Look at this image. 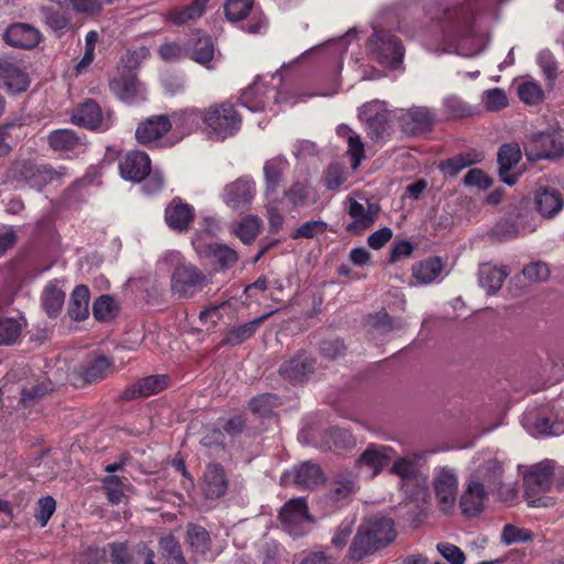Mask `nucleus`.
<instances>
[{
  "label": "nucleus",
  "mask_w": 564,
  "mask_h": 564,
  "mask_svg": "<svg viewBox=\"0 0 564 564\" xmlns=\"http://www.w3.org/2000/svg\"><path fill=\"white\" fill-rule=\"evenodd\" d=\"M431 23L432 24L424 30V33L427 35L444 39H473L474 48L465 52L464 48L460 47V54L475 56L481 51L482 40L476 35L473 26V17L467 8L458 7L446 9L433 17Z\"/></svg>",
  "instance_id": "1"
},
{
  "label": "nucleus",
  "mask_w": 564,
  "mask_h": 564,
  "mask_svg": "<svg viewBox=\"0 0 564 564\" xmlns=\"http://www.w3.org/2000/svg\"><path fill=\"white\" fill-rule=\"evenodd\" d=\"M395 536L394 523L391 519L380 516L370 517L358 528L349 547V556L352 561H360L389 545Z\"/></svg>",
  "instance_id": "2"
},
{
  "label": "nucleus",
  "mask_w": 564,
  "mask_h": 564,
  "mask_svg": "<svg viewBox=\"0 0 564 564\" xmlns=\"http://www.w3.org/2000/svg\"><path fill=\"white\" fill-rule=\"evenodd\" d=\"M503 460L498 452L487 449L476 454L470 478L497 491L500 499L508 501L514 498L516 489L503 481Z\"/></svg>",
  "instance_id": "3"
},
{
  "label": "nucleus",
  "mask_w": 564,
  "mask_h": 564,
  "mask_svg": "<svg viewBox=\"0 0 564 564\" xmlns=\"http://www.w3.org/2000/svg\"><path fill=\"white\" fill-rule=\"evenodd\" d=\"M242 119L230 102L210 105L205 109V133L213 140L223 141L236 134Z\"/></svg>",
  "instance_id": "4"
},
{
  "label": "nucleus",
  "mask_w": 564,
  "mask_h": 564,
  "mask_svg": "<svg viewBox=\"0 0 564 564\" xmlns=\"http://www.w3.org/2000/svg\"><path fill=\"white\" fill-rule=\"evenodd\" d=\"M554 475V464L551 460L540 462L524 475L525 495L528 505L534 508L549 507L552 500L549 497H539L540 492L549 490Z\"/></svg>",
  "instance_id": "5"
},
{
  "label": "nucleus",
  "mask_w": 564,
  "mask_h": 564,
  "mask_svg": "<svg viewBox=\"0 0 564 564\" xmlns=\"http://www.w3.org/2000/svg\"><path fill=\"white\" fill-rule=\"evenodd\" d=\"M390 471L400 478L401 488L409 496V498L416 499L425 494L427 479L419 470L416 457L397 458Z\"/></svg>",
  "instance_id": "6"
},
{
  "label": "nucleus",
  "mask_w": 564,
  "mask_h": 564,
  "mask_svg": "<svg viewBox=\"0 0 564 564\" xmlns=\"http://www.w3.org/2000/svg\"><path fill=\"white\" fill-rule=\"evenodd\" d=\"M432 486L440 509L445 513L451 512L456 506L458 495L456 471L446 466L435 468Z\"/></svg>",
  "instance_id": "7"
},
{
  "label": "nucleus",
  "mask_w": 564,
  "mask_h": 564,
  "mask_svg": "<svg viewBox=\"0 0 564 564\" xmlns=\"http://www.w3.org/2000/svg\"><path fill=\"white\" fill-rule=\"evenodd\" d=\"M369 50L377 61L386 67L397 68L403 62L404 48L397 37L389 32H375L369 40Z\"/></svg>",
  "instance_id": "8"
},
{
  "label": "nucleus",
  "mask_w": 564,
  "mask_h": 564,
  "mask_svg": "<svg viewBox=\"0 0 564 564\" xmlns=\"http://www.w3.org/2000/svg\"><path fill=\"white\" fill-rule=\"evenodd\" d=\"M208 280L191 263L178 264L171 278V290L178 297H192L202 291Z\"/></svg>",
  "instance_id": "9"
},
{
  "label": "nucleus",
  "mask_w": 564,
  "mask_h": 564,
  "mask_svg": "<svg viewBox=\"0 0 564 564\" xmlns=\"http://www.w3.org/2000/svg\"><path fill=\"white\" fill-rule=\"evenodd\" d=\"M279 517L282 528L294 538L305 534L307 527L313 522L308 514L306 501L303 498L288 501L282 507Z\"/></svg>",
  "instance_id": "10"
},
{
  "label": "nucleus",
  "mask_w": 564,
  "mask_h": 564,
  "mask_svg": "<svg viewBox=\"0 0 564 564\" xmlns=\"http://www.w3.org/2000/svg\"><path fill=\"white\" fill-rule=\"evenodd\" d=\"M394 451L387 445L369 444L357 460V467L367 478H373L393 459Z\"/></svg>",
  "instance_id": "11"
},
{
  "label": "nucleus",
  "mask_w": 564,
  "mask_h": 564,
  "mask_svg": "<svg viewBox=\"0 0 564 564\" xmlns=\"http://www.w3.org/2000/svg\"><path fill=\"white\" fill-rule=\"evenodd\" d=\"M240 104L251 112L272 110V105L279 101V93L274 88H268L256 79L240 96Z\"/></svg>",
  "instance_id": "12"
},
{
  "label": "nucleus",
  "mask_w": 564,
  "mask_h": 564,
  "mask_svg": "<svg viewBox=\"0 0 564 564\" xmlns=\"http://www.w3.org/2000/svg\"><path fill=\"white\" fill-rule=\"evenodd\" d=\"M73 121L91 130H107L112 124V113L101 112L98 104L91 99L83 102L73 113Z\"/></svg>",
  "instance_id": "13"
},
{
  "label": "nucleus",
  "mask_w": 564,
  "mask_h": 564,
  "mask_svg": "<svg viewBox=\"0 0 564 564\" xmlns=\"http://www.w3.org/2000/svg\"><path fill=\"white\" fill-rule=\"evenodd\" d=\"M435 121V112L422 106H413L402 110L399 122L408 134H419L429 131Z\"/></svg>",
  "instance_id": "14"
},
{
  "label": "nucleus",
  "mask_w": 564,
  "mask_h": 564,
  "mask_svg": "<svg viewBox=\"0 0 564 564\" xmlns=\"http://www.w3.org/2000/svg\"><path fill=\"white\" fill-rule=\"evenodd\" d=\"M531 145L536 148V153H530L527 150L529 159H543L558 156L564 154V132L561 130H551L535 133L531 137Z\"/></svg>",
  "instance_id": "15"
},
{
  "label": "nucleus",
  "mask_w": 564,
  "mask_h": 564,
  "mask_svg": "<svg viewBox=\"0 0 564 564\" xmlns=\"http://www.w3.org/2000/svg\"><path fill=\"white\" fill-rule=\"evenodd\" d=\"M256 194V185L251 177L243 176L226 185L223 193L224 203L238 209L248 206Z\"/></svg>",
  "instance_id": "16"
},
{
  "label": "nucleus",
  "mask_w": 564,
  "mask_h": 564,
  "mask_svg": "<svg viewBox=\"0 0 564 564\" xmlns=\"http://www.w3.org/2000/svg\"><path fill=\"white\" fill-rule=\"evenodd\" d=\"M382 107L381 101H372L364 105L359 112L360 118L366 122L369 138L376 141L382 139L388 130V115Z\"/></svg>",
  "instance_id": "17"
},
{
  "label": "nucleus",
  "mask_w": 564,
  "mask_h": 564,
  "mask_svg": "<svg viewBox=\"0 0 564 564\" xmlns=\"http://www.w3.org/2000/svg\"><path fill=\"white\" fill-rule=\"evenodd\" d=\"M119 170L122 178L141 182L150 173L151 161L144 152L130 151L120 159Z\"/></svg>",
  "instance_id": "18"
},
{
  "label": "nucleus",
  "mask_w": 564,
  "mask_h": 564,
  "mask_svg": "<svg viewBox=\"0 0 564 564\" xmlns=\"http://www.w3.org/2000/svg\"><path fill=\"white\" fill-rule=\"evenodd\" d=\"M112 94L123 102L133 104L144 99V87L134 75L124 72L109 83Z\"/></svg>",
  "instance_id": "19"
},
{
  "label": "nucleus",
  "mask_w": 564,
  "mask_h": 564,
  "mask_svg": "<svg viewBox=\"0 0 564 564\" xmlns=\"http://www.w3.org/2000/svg\"><path fill=\"white\" fill-rule=\"evenodd\" d=\"M522 426L532 436L557 435L562 432L560 423L552 421L544 411L528 409L521 419Z\"/></svg>",
  "instance_id": "20"
},
{
  "label": "nucleus",
  "mask_w": 564,
  "mask_h": 564,
  "mask_svg": "<svg viewBox=\"0 0 564 564\" xmlns=\"http://www.w3.org/2000/svg\"><path fill=\"white\" fill-rule=\"evenodd\" d=\"M195 209L192 205L174 197L165 207L164 218L167 226L178 232L186 231L193 221Z\"/></svg>",
  "instance_id": "21"
},
{
  "label": "nucleus",
  "mask_w": 564,
  "mask_h": 564,
  "mask_svg": "<svg viewBox=\"0 0 564 564\" xmlns=\"http://www.w3.org/2000/svg\"><path fill=\"white\" fill-rule=\"evenodd\" d=\"M112 367V361L106 356L99 355L88 361L87 365L75 369L73 373L74 384H87L102 380Z\"/></svg>",
  "instance_id": "22"
},
{
  "label": "nucleus",
  "mask_w": 564,
  "mask_h": 564,
  "mask_svg": "<svg viewBox=\"0 0 564 564\" xmlns=\"http://www.w3.org/2000/svg\"><path fill=\"white\" fill-rule=\"evenodd\" d=\"M534 207L541 217L552 219L562 212L564 197L556 188L539 187L534 194Z\"/></svg>",
  "instance_id": "23"
},
{
  "label": "nucleus",
  "mask_w": 564,
  "mask_h": 564,
  "mask_svg": "<svg viewBox=\"0 0 564 564\" xmlns=\"http://www.w3.org/2000/svg\"><path fill=\"white\" fill-rule=\"evenodd\" d=\"M289 167L285 156L276 155L267 160L263 165V175L265 182V195L269 199H278V189L283 181V174Z\"/></svg>",
  "instance_id": "24"
},
{
  "label": "nucleus",
  "mask_w": 564,
  "mask_h": 564,
  "mask_svg": "<svg viewBox=\"0 0 564 564\" xmlns=\"http://www.w3.org/2000/svg\"><path fill=\"white\" fill-rule=\"evenodd\" d=\"M348 214L352 221L347 225L348 231L361 232L371 227L378 215L379 207L375 204H364L349 198Z\"/></svg>",
  "instance_id": "25"
},
{
  "label": "nucleus",
  "mask_w": 564,
  "mask_h": 564,
  "mask_svg": "<svg viewBox=\"0 0 564 564\" xmlns=\"http://www.w3.org/2000/svg\"><path fill=\"white\" fill-rule=\"evenodd\" d=\"M195 245L197 253L202 258L208 259L216 264L220 270H226L234 267L238 261V253L232 248L223 243H209L206 246Z\"/></svg>",
  "instance_id": "26"
},
{
  "label": "nucleus",
  "mask_w": 564,
  "mask_h": 564,
  "mask_svg": "<svg viewBox=\"0 0 564 564\" xmlns=\"http://www.w3.org/2000/svg\"><path fill=\"white\" fill-rule=\"evenodd\" d=\"M171 128L172 122L167 116H153L138 126L135 138L139 143L151 144L160 140Z\"/></svg>",
  "instance_id": "27"
},
{
  "label": "nucleus",
  "mask_w": 564,
  "mask_h": 564,
  "mask_svg": "<svg viewBox=\"0 0 564 564\" xmlns=\"http://www.w3.org/2000/svg\"><path fill=\"white\" fill-rule=\"evenodd\" d=\"M170 379L165 375H154L138 380L133 386L126 389L121 398L126 401L135 398H147L165 389Z\"/></svg>",
  "instance_id": "28"
},
{
  "label": "nucleus",
  "mask_w": 564,
  "mask_h": 564,
  "mask_svg": "<svg viewBox=\"0 0 564 564\" xmlns=\"http://www.w3.org/2000/svg\"><path fill=\"white\" fill-rule=\"evenodd\" d=\"M486 485L469 478L467 487L460 497V507L464 514L474 517L478 514L487 500Z\"/></svg>",
  "instance_id": "29"
},
{
  "label": "nucleus",
  "mask_w": 564,
  "mask_h": 564,
  "mask_svg": "<svg viewBox=\"0 0 564 564\" xmlns=\"http://www.w3.org/2000/svg\"><path fill=\"white\" fill-rule=\"evenodd\" d=\"M29 84L28 75L13 62L0 61V87L6 88L10 93L19 94L25 91Z\"/></svg>",
  "instance_id": "30"
},
{
  "label": "nucleus",
  "mask_w": 564,
  "mask_h": 564,
  "mask_svg": "<svg viewBox=\"0 0 564 564\" xmlns=\"http://www.w3.org/2000/svg\"><path fill=\"white\" fill-rule=\"evenodd\" d=\"M4 40L11 46L30 50L39 44L41 34L29 24L17 23L7 29Z\"/></svg>",
  "instance_id": "31"
},
{
  "label": "nucleus",
  "mask_w": 564,
  "mask_h": 564,
  "mask_svg": "<svg viewBox=\"0 0 564 564\" xmlns=\"http://www.w3.org/2000/svg\"><path fill=\"white\" fill-rule=\"evenodd\" d=\"M228 481L224 468L218 464L207 466L202 481V490L207 499H217L225 495Z\"/></svg>",
  "instance_id": "32"
},
{
  "label": "nucleus",
  "mask_w": 564,
  "mask_h": 564,
  "mask_svg": "<svg viewBox=\"0 0 564 564\" xmlns=\"http://www.w3.org/2000/svg\"><path fill=\"white\" fill-rule=\"evenodd\" d=\"M66 176H69V172L65 166L53 169L48 165H34L28 169L25 180L30 187L41 191L47 184Z\"/></svg>",
  "instance_id": "33"
},
{
  "label": "nucleus",
  "mask_w": 564,
  "mask_h": 564,
  "mask_svg": "<svg viewBox=\"0 0 564 564\" xmlns=\"http://www.w3.org/2000/svg\"><path fill=\"white\" fill-rule=\"evenodd\" d=\"M508 275L509 270L506 265L496 267L489 263H484L478 270L479 285L487 292V294H495L502 288Z\"/></svg>",
  "instance_id": "34"
},
{
  "label": "nucleus",
  "mask_w": 564,
  "mask_h": 564,
  "mask_svg": "<svg viewBox=\"0 0 564 564\" xmlns=\"http://www.w3.org/2000/svg\"><path fill=\"white\" fill-rule=\"evenodd\" d=\"M173 123L182 133L188 134L199 129L205 132V109L188 108L173 113Z\"/></svg>",
  "instance_id": "35"
},
{
  "label": "nucleus",
  "mask_w": 564,
  "mask_h": 564,
  "mask_svg": "<svg viewBox=\"0 0 564 564\" xmlns=\"http://www.w3.org/2000/svg\"><path fill=\"white\" fill-rule=\"evenodd\" d=\"M293 477L294 482L301 488H313L323 480V473L318 465L313 463H303L295 466L292 471L285 474L283 480L288 481Z\"/></svg>",
  "instance_id": "36"
},
{
  "label": "nucleus",
  "mask_w": 564,
  "mask_h": 564,
  "mask_svg": "<svg viewBox=\"0 0 564 564\" xmlns=\"http://www.w3.org/2000/svg\"><path fill=\"white\" fill-rule=\"evenodd\" d=\"M48 143L54 151L65 154L77 152L84 148L83 139L69 129H59L51 132Z\"/></svg>",
  "instance_id": "37"
},
{
  "label": "nucleus",
  "mask_w": 564,
  "mask_h": 564,
  "mask_svg": "<svg viewBox=\"0 0 564 564\" xmlns=\"http://www.w3.org/2000/svg\"><path fill=\"white\" fill-rule=\"evenodd\" d=\"M521 159L518 144H503L498 152L499 174L503 183L512 186L517 183V176L509 175V171Z\"/></svg>",
  "instance_id": "38"
},
{
  "label": "nucleus",
  "mask_w": 564,
  "mask_h": 564,
  "mask_svg": "<svg viewBox=\"0 0 564 564\" xmlns=\"http://www.w3.org/2000/svg\"><path fill=\"white\" fill-rule=\"evenodd\" d=\"M208 2L209 0H193L192 3L186 7L173 8L167 12L166 19L175 25L194 22L203 17Z\"/></svg>",
  "instance_id": "39"
},
{
  "label": "nucleus",
  "mask_w": 564,
  "mask_h": 564,
  "mask_svg": "<svg viewBox=\"0 0 564 564\" xmlns=\"http://www.w3.org/2000/svg\"><path fill=\"white\" fill-rule=\"evenodd\" d=\"M443 268L444 265L440 258H429L412 268V275L419 284L426 285L437 280Z\"/></svg>",
  "instance_id": "40"
},
{
  "label": "nucleus",
  "mask_w": 564,
  "mask_h": 564,
  "mask_svg": "<svg viewBox=\"0 0 564 564\" xmlns=\"http://www.w3.org/2000/svg\"><path fill=\"white\" fill-rule=\"evenodd\" d=\"M313 370V360L310 355L303 352L289 360L280 368L283 377L293 380H303Z\"/></svg>",
  "instance_id": "41"
},
{
  "label": "nucleus",
  "mask_w": 564,
  "mask_h": 564,
  "mask_svg": "<svg viewBox=\"0 0 564 564\" xmlns=\"http://www.w3.org/2000/svg\"><path fill=\"white\" fill-rule=\"evenodd\" d=\"M536 226L527 223L524 217H518L516 220H505L497 224L494 228L495 235L502 240L513 239L516 237L534 231Z\"/></svg>",
  "instance_id": "42"
},
{
  "label": "nucleus",
  "mask_w": 564,
  "mask_h": 564,
  "mask_svg": "<svg viewBox=\"0 0 564 564\" xmlns=\"http://www.w3.org/2000/svg\"><path fill=\"white\" fill-rule=\"evenodd\" d=\"M186 539L195 561L199 562L209 549L208 532L203 527L189 524L186 530Z\"/></svg>",
  "instance_id": "43"
},
{
  "label": "nucleus",
  "mask_w": 564,
  "mask_h": 564,
  "mask_svg": "<svg viewBox=\"0 0 564 564\" xmlns=\"http://www.w3.org/2000/svg\"><path fill=\"white\" fill-rule=\"evenodd\" d=\"M68 314L75 321H84L89 314V290L86 285H77L69 300Z\"/></svg>",
  "instance_id": "44"
},
{
  "label": "nucleus",
  "mask_w": 564,
  "mask_h": 564,
  "mask_svg": "<svg viewBox=\"0 0 564 564\" xmlns=\"http://www.w3.org/2000/svg\"><path fill=\"white\" fill-rule=\"evenodd\" d=\"M191 44L192 59L204 66L209 67L208 64L212 62L215 54L213 40L209 36L200 35V33L197 32L191 40Z\"/></svg>",
  "instance_id": "45"
},
{
  "label": "nucleus",
  "mask_w": 564,
  "mask_h": 564,
  "mask_svg": "<svg viewBox=\"0 0 564 564\" xmlns=\"http://www.w3.org/2000/svg\"><path fill=\"white\" fill-rule=\"evenodd\" d=\"M26 322L23 316L0 317V346L12 345L20 337Z\"/></svg>",
  "instance_id": "46"
},
{
  "label": "nucleus",
  "mask_w": 564,
  "mask_h": 564,
  "mask_svg": "<svg viewBox=\"0 0 564 564\" xmlns=\"http://www.w3.org/2000/svg\"><path fill=\"white\" fill-rule=\"evenodd\" d=\"M104 488L109 501L116 505L121 503L132 489L128 478L116 475H109L105 478Z\"/></svg>",
  "instance_id": "47"
},
{
  "label": "nucleus",
  "mask_w": 564,
  "mask_h": 564,
  "mask_svg": "<svg viewBox=\"0 0 564 564\" xmlns=\"http://www.w3.org/2000/svg\"><path fill=\"white\" fill-rule=\"evenodd\" d=\"M64 300L65 293L56 282L46 285L42 293V304L50 316H55L62 310Z\"/></svg>",
  "instance_id": "48"
},
{
  "label": "nucleus",
  "mask_w": 564,
  "mask_h": 564,
  "mask_svg": "<svg viewBox=\"0 0 564 564\" xmlns=\"http://www.w3.org/2000/svg\"><path fill=\"white\" fill-rule=\"evenodd\" d=\"M262 221L257 216H247L235 227V235L243 242L251 243L260 232Z\"/></svg>",
  "instance_id": "49"
},
{
  "label": "nucleus",
  "mask_w": 564,
  "mask_h": 564,
  "mask_svg": "<svg viewBox=\"0 0 564 564\" xmlns=\"http://www.w3.org/2000/svg\"><path fill=\"white\" fill-rule=\"evenodd\" d=\"M536 63L547 82L549 87H553L558 75V62L549 50H542L536 56Z\"/></svg>",
  "instance_id": "50"
},
{
  "label": "nucleus",
  "mask_w": 564,
  "mask_h": 564,
  "mask_svg": "<svg viewBox=\"0 0 564 564\" xmlns=\"http://www.w3.org/2000/svg\"><path fill=\"white\" fill-rule=\"evenodd\" d=\"M312 189L306 182H294L283 192V197L292 207L303 206L310 199Z\"/></svg>",
  "instance_id": "51"
},
{
  "label": "nucleus",
  "mask_w": 564,
  "mask_h": 564,
  "mask_svg": "<svg viewBox=\"0 0 564 564\" xmlns=\"http://www.w3.org/2000/svg\"><path fill=\"white\" fill-rule=\"evenodd\" d=\"M264 318H265V316H262L258 319H254V321H251L243 325L231 328L225 338V343L228 345H231V346L241 344L242 341L250 338L254 334L259 324Z\"/></svg>",
  "instance_id": "52"
},
{
  "label": "nucleus",
  "mask_w": 564,
  "mask_h": 564,
  "mask_svg": "<svg viewBox=\"0 0 564 564\" xmlns=\"http://www.w3.org/2000/svg\"><path fill=\"white\" fill-rule=\"evenodd\" d=\"M118 312L115 300L109 295H101L93 305V313L97 321L107 322L112 319Z\"/></svg>",
  "instance_id": "53"
},
{
  "label": "nucleus",
  "mask_w": 564,
  "mask_h": 564,
  "mask_svg": "<svg viewBox=\"0 0 564 564\" xmlns=\"http://www.w3.org/2000/svg\"><path fill=\"white\" fill-rule=\"evenodd\" d=\"M356 482L351 477L338 476L332 482L329 497L334 501H341L355 492Z\"/></svg>",
  "instance_id": "54"
},
{
  "label": "nucleus",
  "mask_w": 564,
  "mask_h": 564,
  "mask_svg": "<svg viewBox=\"0 0 564 564\" xmlns=\"http://www.w3.org/2000/svg\"><path fill=\"white\" fill-rule=\"evenodd\" d=\"M519 98L528 105H536L544 98L542 87L534 80H525L518 86Z\"/></svg>",
  "instance_id": "55"
},
{
  "label": "nucleus",
  "mask_w": 564,
  "mask_h": 564,
  "mask_svg": "<svg viewBox=\"0 0 564 564\" xmlns=\"http://www.w3.org/2000/svg\"><path fill=\"white\" fill-rule=\"evenodd\" d=\"M249 405L253 413H257L261 416H267L270 415L273 410L280 405V401L276 395L267 393L253 398Z\"/></svg>",
  "instance_id": "56"
},
{
  "label": "nucleus",
  "mask_w": 564,
  "mask_h": 564,
  "mask_svg": "<svg viewBox=\"0 0 564 564\" xmlns=\"http://www.w3.org/2000/svg\"><path fill=\"white\" fill-rule=\"evenodd\" d=\"M253 0H227L225 4L226 17L229 21H240L251 11Z\"/></svg>",
  "instance_id": "57"
},
{
  "label": "nucleus",
  "mask_w": 564,
  "mask_h": 564,
  "mask_svg": "<svg viewBox=\"0 0 564 564\" xmlns=\"http://www.w3.org/2000/svg\"><path fill=\"white\" fill-rule=\"evenodd\" d=\"M481 104L489 111H497L508 105V98L503 89L492 88L481 95Z\"/></svg>",
  "instance_id": "58"
},
{
  "label": "nucleus",
  "mask_w": 564,
  "mask_h": 564,
  "mask_svg": "<svg viewBox=\"0 0 564 564\" xmlns=\"http://www.w3.org/2000/svg\"><path fill=\"white\" fill-rule=\"evenodd\" d=\"M346 181V174L344 171V167L338 164L330 165L324 177L325 186L330 189L335 191L338 189Z\"/></svg>",
  "instance_id": "59"
},
{
  "label": "nucleus",
  "mask_w": 564,
  "mask_h": 564,
  "mask_svg": "<svg viewBox=\"0 0 564 564\" xmlns=\"http://www.w3.org/2000/svg\"><path fill=\"white\" fill-rule=\"evenodd\" d=\"M447 112L453 117H464L473 113L471 108L459 97L451 95L444 99Z\"/></svg>",
  "instance_id": "60"
},
{
  "label": "nucleus",
  "mask_w": 564,
  "mask_h": 564,
  "mask_svg": "<svg viewBox=\"0 0 564 564\" xmlns=\"http://www.w3.org/2000/svg\"><path fill=\"white\" fill-rule=\"evenodd\" d=\"M326 228L327 224L322 220L306 221L292 235V238H313L317 234L324 232Z\"/></svg>",
  "instance_id": "61"
},
{
  "label": "nucleus",
  "mask_w": 564,
  "mask_h": 564,
  "mask_svg": "<svg viewBox=\"0 0 564 564\" xmlns=\"http://www.w3.org/2000/svg\"><path fill=\"white\" fill-rule=\"evenodd\" d=\"M56 508L55 500L47 496L44 498H41L37 502V511H36V519L41 523L42 527H45L48 522L50 518L54 513Z\"/></svg>",
  "instance_id": "62"
},
{
  "label": "nucleus",
  "mask_w": 564,
  "mask_h": 564,
  "mask_svg": "<svg viewBox=\"0 0 564 564\" xmlns=\"http://www.w3.org/2000/svg\"><path fill=\"white\" fill-rule=\"evenodd\" d=\"M523 275L531 281L541 282L550 276L549 267L543 262H534L523 268Z\"/></svg>",
  "instance_id": "63"
},
{
  "label": "nucleus",
  "mask_w": 564,
  "mask_h": 564,
  "mask_svg": "<svg viewBox=\"0 0 564 564\" xmlns=\"http://www.w3.org/2000/svg\"><path fill=\"white\" fill-rule=\"evenodd\" d=\"M437 551L452 564H464L465 562V554L454 544L438 543Z\"/></svg>",
  "instance_id": "64"
}]
</instances>
